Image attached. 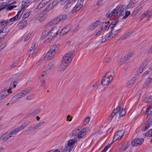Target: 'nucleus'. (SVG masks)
I'll list each match as a JSON object with an SVG mask.
<instances>
[{"label": "nucleus", "mask_w": 152, "mask_h": 152, "mask_svg": "<svg viewBox=\"0 0 152 152\" xmlns=\"http://www.w3.org/2000/svg\"><path fill=\"white\" fill-rule=\"evenodd\" d=\"M31 14V12H26L23 16L22 17V19L24 20L26 18H28Z\"/></svg>", "instance_id": "46"}, {"label": "nucleus", "mask_w": 152, "mask_h": 152, "mask_svg": "<svg viewBox=\"0 0 152 152\" xmlns=\"http://www.w3.org/2000/svg\"><path fill=\"white\" fill-rule=\"evenodd\" d=\"M125 7L123 5H119L112 11H108L107 14V18L113 16H120L123 15L125 13Z\"/></svg>", "instance_id": "2"}, {"label": "nucleus", "mask_w": 152, "mask_h": 152, "mask_svg": "<svg viewBox=\"0 0 152 152\" xmlns=\"http://www.w3.org/2000/svg\"><path fill=\"white\" fill-rule=\"evenodd\" d=\"M74 53V52L72 51H69L65 54L63 57V62L69 65L72 61Z\"/></svg>", "instance_id": "5"}, {"label": "nucleus", "mask_w": 152, "mask_h": 152, "mask_svg": "<svg viewBox=\"0 0 152 152\" xmlns=\"http://www.w3.org/2000/svg\"><path fill=\"white\" fill-rule=\"evenodd\" d=\"M119 111H120L119 115L120 116H124L126 115V111L125 109L124 108H122L121 110V108L120 110Z\"/></svg>", "instance_id": "37"}, {"label": "nucleus", "mask_w": 152, "mask_h": 152, "mask_svg": "<svg viewBox=\"0 0 152 152\" xmlns=\"http://www.w3.org/2000/svg\"><path fill=\"white\" fill-rule=\"evenodd\" d=\"M115 36L112 34L111 33V32L109 33L108 35H107L105 36V38L106 39L109 40L112 39Z\"/></svg>", "instance_id": "42"}, {"label": "nucleus", "mask_w": 152, "mask_h": 152, "mask_svg": "<svg viewBox=\"0 0 152 152\" xmlns=\"http://www.w3.org/2000/svg\"><path fill=\"white\" fill-rule=\"evenodd\" d=\"M34 52V51L32 50H30V49H29V50L28 52L27 55L29 56H30L33 54Z\"/></svg>", "instance_id": "61"}, {"label": "nucleus", "mask_w": 152, "mask_h": 152, "mask_svg": "<svg viewBox=\"0 0 152 152\" xmlns=\"http://www.w3.org/2000/svg\"><path fill=\"white\" fill-rule=\"evenodd\" d=\"M11 22L9 20H3L0 22V26H7L8 25H10Z\"/></svg>", "instance_id": "26"}, {"label": "nucleus", "mask_w": 152, "mask_h": 152, "mask_svg": "<svg viewBox=\"0 0 152 152\" xmlns=\"http://www.w3.org/2000/svg\"><path fill=\"white\" fill-rule=\"evenodd\" d=\"M152 122L151 120H149L148 121V123L147 125L145 127V129H142L143 131H145L147 130L149 128L150 125H152Z\"/></svg>", "instance_id": "43"}, {"label": "nucleus", "mask_w": 152, "mask_h": 152, "mask_svg": "<svg viewBox=\"0 0 152 152\" xmlns=\"http://www.w3.org/2000/svg\"><path fill=\"white\" fill-rule=\"evenodd\" d=\"M18 64V61H17L14 63L10 66V68L12 69L16 66Z\"/></svg>", "instance_id": "58"}, {"label": "nucleus", "mask_w": 152, "mask_h": 152, "mask_svg": "<svg viewBox=\"0 0 152 152\" xmlns=\"http://www.w3.org/2000/svg\"><path fill=\"white\" fill-rule=\"evenodd\" d=\"M17 84V82L16 81H14L13 83H12L10 85V89L8 90L10 91L11 89L14 88L16 87V85Z\"/></svg>", "instance_id": "44"}, {"label": "nucleus", "mask_w": 152, "mask_h": 152, "mask_svg": "<svg viewBox=\"0 0 152 152\" xmlns=\"http://www.w3.org/2000/svg\"><path fill=\"white\" fill-rule=\"evenodd\" d=\"M4 140H7L11 138L9 134H4Z\"/></svg>", "instance_id": "55"}, {"label": "nucleus", "mask_w": 152, "mask_h": 152, "mask_svg": "<svg viewBox=\"0 0 152 152\" xmlns=\"http://www.w3.org/2000/svg\"><path fill=\"white\" fill-rule=\"evenodd\" d=\"M148 63V61L147 59H145L142 62L140 66V68L142 69V71L146 66Z\"/></svg>", "instance_id": "31"}, {"label": "nucleus", "mask_w": 152, "mask_h": 152, "mask_svg": "<svg viewBox=\"0 0 152 152\" xmlns=\"http://www.w3.org/2000/svg\"><path fill=\"white\" fill-rule=\"evenodd\" d=\"M59 22L60 21L58 19V18L56 17L52 19L46 24L44 25V26L45 28H48L49 27H51L53 26L58 24Z\"/></svg>", "instance_id": "7"}, {"label": "nucleus", "mask_w": 152, "mask_h": 152, "mask_svg": "<svg viewBox=\"0 0 152 152\" xmlns=\"http://www.w3.org/2000/svg\"><path fill=\"white\" fill-rule=\"evenodd\" d=\"M53 8V6L50 3L47 7L45 9V11L46 12H48Z\"/></svg>", "instance_id": "48"}, {"label": "nucleus", "mask_w": 152, "mask_h": 152, "mask_svg": "<svg viewBox=\"0 0 152 152\" xmlns=\"http://www.w3.org/2000/svg\"><path fill=\"white\" fill-rule=\"evenodd\" d=\"M31 37L30 35L28 34L25 37V39L24 40V41L25 42H26L28 41L30 38Z\"/></svg>", "instance_id": "60"}, {"label": "nucleus", "mask_w": 152, "mask_h": 152, "mask_svg": "<svg viewBox=\"0 0 152 152\" xmlns=\"http://www.w3.org/2000/svg\"><path fill=\"white\" fill-rule=\"evenodd\" d=\"M111 72L108 71L102 77L101 83L103 85L106 86L113 80V75L110 73Z\"/></svg>", "instance_id": "3"}, {"label": "nucleus", "mask_w": 152, "mask_h": 152, "mask_svg": "<svg viewBox=\"0 0 152 152\" xmlns=\"http://www.w3.org/2000/svg\"><path fill=\"white\" fill-rule=\"evenodd\" d=\"M59 48V45L58 44L53 45L50 47V49L56 53L58 52Z\"/></svg>", "instance_id": "27"}, {"label": "nucleus", "mask_w": 152, "mask_h": 152, "mask_svg": "<svg viewBox=\"0 0 152 152\" xmlns=\"http://www.w3.org/2000/svg\"><path fill=\"white\" fill-rule=\"evenodd\" d=\"M89 129L88 127L84 128L80 131L79 129H74L72 132V134L73 136H77V137L75 139L70 140L68 142H77L86 135L87 132L89 131Z\"/></svg>", "instance_id": "1"}, {"label": "nucleus", "mask_w": 152, "mask_h": 152, "mask_svg": "<svg viewBox=\"0 0 152 152\" xmlns=\"http://www.w3.org/2000/svg\"><path fill=\"white\" fill-rule=\"evenodd\" d=\"M93 140V142H100V138L99 134H95L94 135Z\"/></svg>", "instance_id": "33"}, {"label": "nucleus", "mask_w": 152, "mask_h": 152, "mask_svg": "<svg viewBox=\"0 0 152 152\" xmlns=\"http://www.w3.org/2000/svg\"><path fill=\"white\" fill-rule=\"evenodd\" d=\"M56 67L55 65L51 63H49L45 66V69L46 71L51 70L54 69Z\"/></svg>", "instance_id": "23"}, {"label": "nucleus", "mask_w": 152, "mask_h": 152, "mask_svg": "<svg viewBox=\"0 0 152 152\" xmlns=\"http://www.w3.org/2000/svg\"><path fill=\"white\" fill-rule=\"evenodd\" d=\"M111 29V33L113 34L115 36L119 33V30H116L113 28H110Z\"/></svg>", "instance_id": "47"}, {"label": "nucleus", "mask_w": 152, "mask_h": 152, "mask_svg": "<svg viewBox=\"0 0 152 152\" xmlns=\"http://www.w3.org/2000/svg\"><path fill=\"white\" fill-rule=\"evenodd\" d=\"M9 30L6 28H4L0 30V37L2 39L7 34Z\"/></svg>", "instance_id": "17"}, {"label": "nucleus", "mask_w": 152, "mask_h": 152, "mask_svg": "<svg viewBox=\"0 0 152 152\" xmlns=\"http://www.w3.org/2000/svg\"><path fill=\"white\" fill-rule=\"evenodd\" d=\"M91 119V117L90 116H88L86 117L84 119V121L83 122V125L84 126H86L88 124L90 121Z\"/></svg>", "instance_id": "41"}, {"label": "nucleus", "mask_w": 152, "mask_h": 152, "mask_svg": "<svg viewBox=\"0 0 152 152\" xmlns=\"http://www.w3.org/2000/svg\"><path fill=\"white\" fill-rule=\"evenodd\" d=\"M127 61L125 58L124 56V58H121L118 62V64L119 65H122L124 64L126 61Z\"/></svg>", "instance_id": "39"}, {"label": "nucleus", "mask_w": 152, "mask_h": 152, "mask_svg": "<svg viewBox=\"0 0 152 152\" xmlns=\"http://www.w3.org/2000/svg\"><path fill=\"white\" fill-rule=\"evenodd\" d=\"M129 143H126L124 144L122 147V150H125L129 147Z\"/></svg>", "instance_id": "53"}, {"label": "nucleus", "mask_w": 152, "mask_h": 152, "mask_svg": "<svg viewBox=\"0 0 152 152\" xmlns=\"http://www.w3.org/2000/svg\"><path fill=\"white\" fill-rule=\"evenodd\" d=\"M46 19V15L43 13H40L39 16V21L42 22Z\"/></svg>", "instance_id": "30"}, {"label": "nucleus", "mask_w": 152, "mask_h": 152, "mask_svg": "<svg viewBox=\"0 0 152 152\" xmlns=\"http://www.w3.org/2000/svg\"><path fill=\"white\" fill-rule=\"evenodd\" d=\"M147 53L148 54H151L152 53V46L148 50Z\"/></svg>", "instance_id": "64"}, {"label": "nucleus", "mask_w": 152, "mask_h": 152, "mask_svg": "<svg viewBox=\"0 0 152 152\" xmlns=\"http://www.w3.org/2000/svg\"><path fill=\"white\" fill-rule=\"evenodd\" d=\"M67 17V15L66 14H62L58 16L57 17L58 18L60 22L65 19Z\"/></svg>", "instance_id": "40"}, {"label": "nucleus", "mask_w": 152, "mask_h": 152, "mask_svg": "<svg viewBox=\"0 0 152 152\" xmlns=\"http://www.w3.org/2000/svg\"><path fill=\"white\" fill-rule=\"evenodd\" d=\"M111 145V143L107 144L102 151L101 152H105L107 149L110 147Z\"/></svg>", "instance_id": "51"}, {"label": "nucleus", "mask_w": 152, "mask_h": 152, "mask_svg": "<svg viewBox=\"0 0 152 152\" xmlns=\"http://www.w3.org/2000/svg\"><path fill=\"white\" fill-rule=\"evenodd\" d=\"M118 24V21L116 20L112 22L109 27H110V28H113L115 30H119V32H120L122 28L119 27Z\"/></svg>", "instance_id": "12"}, {"label": "nucleus", "mask_w": 152, "mask_h": 152, "mask_svg": "<svg viewBox=\"0 0 152 152\" xmlns=\"http://www.w3.org/2000/svg\"><path fill=\"white\" fill-rule=\"evenodd\" d=\"M19 131L16 128L12 130L9 134L10 137H14L16 136Z\"/></svg>", "instance_id": "29"}, {"label": "nucleus", "mask_w": 152, "mask_h": 152, "mask_svg": "<svg viewBox=\"0 0 152 152\" xmlns=\"http://www.w3.org/2000/svg\"><path fill=\"white\" fill-rule=\"evenodd\" d=\"M47 152H60L58 149H52L51 150Z\"/></svg>", "instance_id": "63"}, {"label": "nucleus", "mask_w": 152, "mask_h": 152, "mask_svg": "<svg viewBox=\"0 0 152 152\" xmlns=\"http://www.w3.org/2000/svg\"><path fill=\"white\" fill-rule=\"evenodd\" d=\"M110 24L109 22L108 21L107 22H104L101 23V29L103 31H104L106 30H108L110 28L109 27L110 25H109Z\"/></svg>", "instance_id": "16"}, {"label": "nucleus", "mask_w": 152, "mask_h": 152, "mask_svg": "<svg viewBox=\"0 0 152 152\" xmlns=\"http://www.w3.org/2000/svg\"><path fill=\"white\" fill-rule=\"evenodd\" d=\"M50 36H49V32L48 31H44L42 33L40 38L41 39H43L45 37L47 39H51L50 38Z\"/></svg>", "instance_id": "21"}, {"label": "nucleus", "mask_w": 152, "mask_h": 152, "mask_svg": "<svg viewBox=\"0 0 152 152\" xmlns=\"http://www.w3.org/2000/svg\"><path fill=\"white\" fill-rule=\"evenodd\" d=\"M145 4L143 2L142 3L137 6L132 13L133 16H134L137 15L140 11L143 8Z\"/></svg>", "instance_id": "9"}, {"label": "nucleus", "mask_w": 152, "mask_h": 152, "mask_svg": "<svg viewBox=\"0 0 152 152\" xmlns=\"http://www.w3.org/2000/svg\"><path fill=\"white\" fill-rule=\"evenodd\" d=\"M30 123V121H26L23 123L21 125L19 126L16 128L18 130L20 131V130L23 129L24 128L28 126Z\"/></svg>", "instance_id": "22"}, {"label": "nucleus", "mask_w": 152, "mask_h": 152, "mask_svg": "<svg viewBox=\"0 0 152 152\" xmlns=\"http://www.w3.org/2000/svg\"><path fill=\"white\" fill-rule=\"evenodd\" d=\"M30 92V90L28 88H26L22 91L17 95H15L12 99L13 102H15L19 100L20 98L24 96Z\"/></svg>", "instance_id": "4"}, {"label": "nucleus", "mask_w": 152, "mask_h": 152, "mask_svg": "<svg viewBox=\"0 0 152 152\" xmlns=\"http://www.w3.org/2000/svg\"><path fill=\"white\" fill-rule=\"evenodd\" d=\"M58 31V28L56 27H54L49 32V36H50V38H53L56 35Z\"/></svg>", "instance_id": "14"}, {"label": "nucleus", "mask_w": 152, "mask_h": 152, "mask_svg": "<svg viewBox=\"0 0 152 152\" xmlns=\"http://www.w3.org/2000/svg\"><path fill=\"white\" fill-rule=\"evenodd\" d=\"M152 71V65L148 69L144 72V75H148L150 72Z\"/></svg>", "instance_id": "52"}, {"label": "nucleus", "mask_w": 152, "mask_h": 152, "mask_svg": "<svg viewBox=\"0 0 152 152\" xmlns=\"http://www.w3.org/2000/svg\"><path fill=\"white\" fill-rule=\"evenodd\" d=\"M152 82V78L151 77H149L147 78L143 85V88H145L149 84Z\"/></svg>", "instance_id": "25"}, {"label": "nucleus", "mask_w": 152, "mask_h": 152, "mask_svg": "<svg viewBox=\"0 0 152 152\" xmlns=\"http://www.w3.org/2000/svg\"><path fill=\"white\" fill-rule=\"evenodd\" d=\"M136 3V0H130V2L128 5V7L129 8L132 7L134 4Z\"/></svg>", "instance_id": "45"}, {"label": "nucleus", "mask_w": 152, "mask_h": 152, "mask_svg": "<svg viewBox=\"0 0 152 152\" xmlns=\"http://www.w3.org/2000/svg\"><path fill=\"white\" fill-rule=\"evenodd\" d=\"M134 52L133 51H132L129 53L127 55L125 56V58L128 60L131 57H132L134 55Z\"/></svg>", "instance_id": "35"}, {"label": "nucleus", "mask_w": 152, "mask_h": 152, "mask_svg": "<svg viewBox=\"0 0 152 152\" xmlns=\"http://www.w3.org/2000/svg\"><path fill=\"white\" fill-rule=\"evenodd\" d=\"M37 45L35 43H33L32 44L31 47L30 48V50H32L34 51L36 49Z\"/></svg>", "instance_id": "49"}, {"label": "nucleus", "mask_w": 152, "mask_h": 152, "mask_svg": "<svg viewBox=\"0 0 152 152\" xmlns=\"http://www.w3.org/2000/svg\"><path fill=\"white\" fill-rule=\"evenodd\" d=\"M54 56L51 54L49 52H48L44 57V59L45 60H47L52 58Z\"/></svg>", "instance_id": "32"}, {"label": "nucleus", "mask_w": 152, "mask_h": 152, "mask_svg": "<svg viewBox=\"0 0 152 152\" xmlns=\"http://www.w3.org/2000/svg\"><path fill=\"white\" fill-rule=\"evenodd\" d=\"M75 143H68L66 145L63 152H69L73 148V145Z\"/></svg>", "instance_id": "13"}, {"label": "nucleus", "mask_w": 152, "mask_h": 152, "mask_svg": "<svg viewBox=\"0 0 152 152\" xmlns=\"http://www.w3.org/2000/svg\"><path fill=\"white\" fill-rule=\"evenodd\" d=\"M68 64L64 63L62 61V63L60 65L58 69V71L59 72H61L64 71L67 67Z\"/></svg>", "instance_id": "19"}, {"label": "nucleus", "mask_w": 152, "mask_h": 152, "mask_svg": "<svg viewBox=\"0 0 152 152\" xmlns=\"http://www.w3.org/2000/svg\"><path fill=\"white\" fill-rule=\"evenodd\" d=\"M27 24V20H23L20 21L17 24V27L19 29H22L26 26Z\"/></svg>", "instance_id": "18"}, {"label": "nucleus", "mask_w": 152, "mask_h": 152, "mask_svg": "<svg viewBox=\"0 0 152 152\" xmlns=\"http://www.w3.org/2000/svg\"><path fill=\"white\" fill-rule=\"evenodd\" d=\"M146 135L147 136V135L149 136H152V129H151V130L149 131L147 133H146Z\"/></svg>", "instance_id": "62"}, {"label": "nucleus", "mask_w": 152, "mask_h": 152, "mask_svg": "<svg viewBox=\"0 0 152 152\" xmlns=\"http://www.w3.org/2000/svg\"><path fill=\"white\" fill-rule=\"evenodd\" d=\"M58 1L55 0L53 1L52 3H50L51 5L53 6V7L54 6H55L58 3Z\"/></svg>", "instance_id": "59"}, {"label": "nucleus", "mask_w": 152, "mask_h": 152, "mask_svg": "<svg viewBox=\"0 0 152 152\" xmlns=\"http://www.w3.org/2000/svg\"><path fill=\"white\" fill-rule=\"evenodd\" d=\"M38 124L31 126H29L28 129V131L29 133H31L34 132L38 127Z\"/></svg>", "instance_id": "28"}, {"label": "nucleus", "mask_w": 152, "mask_h": 152, "mask_svg": "<svg viewBox=\"0 0 152 152\" xmlns=\"http://www.w3.org/2000/svg\"><path fill=\"white\" fill-rule=\"evenodd\" d=\"M144 17L149 16H152V11L151 10H148L146 12L144 13Z\"/></svg>", "instance_id": "50"}, {"label": "nucleus", "mask_w": 152, "mask_h": 152, "mask_svg": "<svg viewBox=\"0 0 152 152\" xmlns=\"http://www.w3.org/2000/svg\"><path fill=\"white\" fill-rule=\"evenodd\" d=\"M72 4L68 2L64 6V9H66L70 7L72 5Z\"/></svg>", "instance_id": "57"}, {"label": "nucleus", "mask_w": 152, "mask_h": 152, "mask_svg": "<svg viewBox=\"0 0 152 152\" xmlns=\"http://www.w3.org/2000/svg\"><path fill=\"white\" fill-rule=\"evenodd\" d=\"M82 0H78V2L72 10V12L75 13L79 10L83 6V2Z\"/></svg>", "instance_id": "10"}, {"label": "nucleus", "mask_w": 152, "mask_h": 152, "mask_svg": "<svg viewBox=\"0 0 152 152\" xmlns=\"http://www.w3.org/2000/svg\"><path fill=\"white\" fill-rule=\"evenodd\" d=\"M124 134V132L123 130L118 131L115 134L111 142H115L117 140H120L122 138Z\"/></svg>", "instance_id": "8"}, {"label": "nucleus", "mask_w": 152, "mask_h": 152, "mask_svg": "<svg viewBox=\"0 0 152 152\" xmlns=\"http://www.w3.org/2000/svg\"><path fill=\"white\" fill-rule=\"evenodd\" d=\"M50 0H42L41 3L39 4V8L42 7Z\"/></svg>", "instance_id": "38"}, {"label": "nucleus", "mask_w": 152, "mask_h": 152, "mask_svg": "<svg viewBox=\"0 0 152 152\" xmlns=\"http://www.w3.org/2000/svg\"><path fill=\"white\" fill-rule=\"evenodd\" d=\"M144 139L143 138H136L133 139L131 142H143Z\"/></svg>", "instance_id": "34"}, {"label": "nucleus", "mask_w": 152, "mask_h": 152, "mask_svg": "<svg viewBox=\"0 0 152 152\" xmlns=\"http://www.w3.org/2000/svg\"><path fill=\"white\" fill-rule=\"evenodd\" d=\"M71 27L70 26L67 25L61 31L59 34L60 36H62L67 33L70 29Z\"/></svg>", "instance_id": "20"}, {"label": "nucleus", "mask_w": 152, "mask_h": 152, "mask_svg": "<svg viewBox=\"0 0 152 152\" xmlns=\"http://www.w3.org/2000/svg\"><path fill=\"white\" fill-rule=\"evenodd\" d=\"M25 6L23 5L21 10L18 12L17 14L14 17L9 19V21H10V22L11 23L19 20L23 14V12L25 10Z\"/></svg>", "instance_id": "6"}, {"label": "nucleus", "mask_w": 152, "mask_h": 152, "mask_svg": "<svg viewBox=\"0 0 152 152\" xmlns=\"http://www.w3.org/2000/svg\"><path fill=\"white\" fill-rule=\"evenodd\" d=\"M136 78L135 77H133L129 80L126 84V87L128 88L132 87L135 82Z\"/></svg>", "instance_id": "24"}, {"label": "nucleus", "mask_w": 152, "mask_h": 152, "mask_svg": "<svg viewBox=\"0 0 152 152\" xmlns=\"http://www.w3.org/2000/svg\"><path fill=\"white\" fill-rule=\"evenodd\" d=\"M45 82V80H41V86L43 87L44 88H46Z\"/></svg>", "instance_id": "54"}, {"label": "nucleus", "mask_w": 152, "mask_h": 152, "mask_svg": "<svg viewBox=\"0 0 152 152\" xmlns=\"http://www.w3.org/2000/svg\"><path fill=\"white\" fill-rule=\"evenodd\" d=\"M11 92V91L7 90L2 91L0 93V101L5 98Z\"/></svg>", "instance_id": "15"}, {"label": "nucleus", "mask_w": 152, "mask_h": 152, "mask_svg": "<svg viewBox=\"0 0 152 152\" xmlns=\"http://www.w3.org/2000/svg\"><path fill=\"white\" fill-rule=\"evenodd\" d=\"M99 25V22L97 21L93 23L90 27L91 30L94 29Z\"/></svg>", "instance_id": "36"}, {"label": "nucleus", "mask_w": 152, "mask_h": 152, "mask_svg": "<svg viewBox=\"0 0 152 152\" xmlns=\"http://www.w3.org/2000/svg\"><path fill=\"white\" fill-rule=\"evenodd\" d=\"M121 108V106L119 104L118 106L116 108V109H114L112 113L110 115V116L109 117L108 119V120L109 122L113 118L114 116L119 112Z\"/></svg>", "instance_id": "11"}, {"label": "nucleus", "mask_w": 152, "mask_h": 152, "mask_svg": "<svg viewBox=\"0 0 152 152\" xmlns=\"http://www.w3.org/2000/svg\"><path fill=\"white\" fill-rule=\"evenodd\" d=\"M130 14V12L129 11H127L125 13V15L124 16L123 18L124 19H125L127 18L128 16Z\"/></svg>", "instance_id": "56"}]
</instances>
